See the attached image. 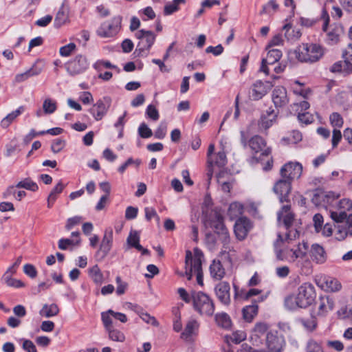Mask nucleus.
<instances>
[{"mask_svg":"<svg viewBox=\"0 0 352 352\" xmlns=\"http://www.w3.org/2000/svg\"><path fill=\"white\" fill-rule=\"evenodd\" d=\"M94 67L98 70V72H102L103 69H118L119 72L120 69L118 68L116 65L111 64L109 60H99L96 62L94 65Z\"/></svg>","mask_w":352,"mask_h":352,"instance_id":"c03bdc74","label":"nucleus"},{"mask_svg":"<svg viewBox=\"0 0 352 352\" xmlns=\"http://www.w3.org/2000/svg\"><path fill=\"white\" fill-rule=\"evenodd\" d=\"M324 284L325 285L326 289L330 292H338L342 288L340 281L332 277L326 278Z\"/></svg>","mask_w":352,"mask_h":352,"instance_id":"f704fd0d","label":"nucleus"},{"mask_svg":"<svg viewBox=\"0 0 352 352\" xmlns=\"http://www.w3.org/2000/svg\"><path fill=\"white\" fill-rule=\"evenodd\" d=\"M315 299L314 286L309 283H305L298 288L296 294L289 295L285 298V306L289 310L306 308L311 305Z\"/></svg>","mask_w":352,"mask_h":352,"instance_id":"f257e3e1","label":"nucleus"},{"mask_svg":"<svg viewBox=\"0 0 352 352\" xmlns=\"http://www.w3.org/2000/svg\"><path fill=\"white\" fill-rule=\"evenodd\" d=\"M57 106L56 101L51 98H46L43 104V109L45 113L52 114L56 110Z\"/></svg>","mask_w":352,"mask_h":352,"instance_id":"37998d69","label":"nucleus"},{"mask_svg":"<svg viewBox=\"0 0 352 352\" xmlns=\"http://www.w3.org/2000/svg\"><path fill=\"white\" fill-rule=\"evenodd\" d=\"M185 0H173L172 3H166L164 6V15H170L179 10V3H184Z\"/></svg>","mask_w":352,"mask_h":352,"instance_id":"ea45409f","label":"nucleus"},{"mask_svg":"<svg viewBox=\"0 0 352 352\" xmlns=\"http://www.w3.org/2000/svg\"><path fill=\"white\" fill-rule=\"evenodd\" d=\"M22 348L26 352H37L36 345L30 340H23Z\"/></svg>","mask_w":352,"mask_h":352,"instance_id":"338daca9","label":"nucleus"},{"mask_svg":"<svg viewBox=\"0 0 352 352\" xmlns=\"http://www.w3.org/2000/svg\"><path fill=\"white\" fill-rule=\"evenodd\" d=\"M272 98L276 108L283 107L289 102L287 90L283 87H276L272 91Z\"/></svg>","mask_w":352,"mask_h":352,"instance_id":"aec40b11","label":"nucleus"},{"mask_svg":"<svg viewBox=\"0 0 352 352\" xmlns=\"http://www.w3.org/2000/svg\"><path fill=\"white\" fill-rule=\"evenodd\" d=\"M230 286L228 282L219 283L214 287V292L218 300L223 305L230 303Z\"/></svg>","mask_w":352,"mask_h":352,"instance_id":"a211bd4d","label":"nucleus"},{"mask_svg":"<svg viewBox=\"0 0 352 352\" xmlns=\"http://www.w3.org/2000/svg\"><path fill=\"white\" fill-rule=\"evenodd\" d=\"M128 244L136 248L137 250L142 249V246L140 244V234L138 231H131L127 238Z\"/></svg>","mask_w":352,"mask_h":352,"instance_id":"e433bc0d","label":"nucleus"},{"mask_svg":"<svg viewBox=\"0 0 352 352\" xmlns=\"http://www.w3.org/2000/svg\"><path fill=\"white\" fill-rule=\"evenodd\" d=\"M212 166L223 167L227 164V157L224 151H219L212 157V162L208 163Z\"/></svg>","mask_w":352,"mask_h":352,"instance_id":"72a5a7b5","label":"nucleus"},{"mask_svg":"<svg viewBox=\"0 0 352 352\" xmlns=\"http://www.w3.org/2000/svg\"><path fill=\"white\" fill-rule=\"evenodd\" d=\"M243 206L241 203L233 202L230 204L228 208V214L232 219L239 217L240 215L243 214Z\"/></svg>","mask_w":352,"mask_h":352,"instance_id":"473e14b6","label":"nucleus"},{"mask_svg":"<svg viewBox=\"0 0 352 352\" xmlns=\"http://www.w3.org/2000/svg\"><path fill=\"white\" fill-rule=\"evenodd\" d=\"M140 40L138 47L140 50H149L155 42L156 36L151 31L140 30L136 34Z\"/></svg>","mask_w":352,"mask_h":352,"instance_id":"dca6fc26","label":"nucleus"},{"mask_svg":"<svg viewBox=\"0 0 352 352\" xmlns=\"http://www.w3.org/2000/svg\"><path fill=\"white\" fill-rule=\"evenodd\" d=\"M272 87L273 85L269 81L265 82L261 80L256 81L252 85V96L253 99L257 100L262 98Z\"/></svg>","mask_w":352,"mask_h":352,"instance_id":"412c9836","label":"nucleus"},{"mask_svg":"<svg viewBox=\"0 0 352 352\" xmlns=\"http://www.w3.org/2000/svg\"><path fill=\"white\" fill-rule=\"evenodd\" d=\"M265 349H256L252 346L244 344L242 345L246 352H282L285 346V340L283 336L276 331H270L265 338Z\"/></svg>","mask_w":352,"mask_h":352,"instance_id":"f03ea898","label":"nucleus"},{"mask_svg":"<svg viewBox=\"0 0 352 352\" xmlns=\"http://www.w3.org/2000/svg\"><path fill=\"white\" fill-rule=\"evenodd\" d=\"M311 252L313 260L316 263H323L326 261L325 252L322 246L314 244Z\"/></svg>","mask_w":352,"mask_h":352,"instance_id":"bb28decb","label":"nucleus"},{"mask_svg":"<svg viewBox=\"0 0 352 352\" xmlns=\"http://www.w3.org/2000/svg\"><path fill=\"white\" fill-rule=\"evenodd\" d=\"M64 185L62 182L60 181L56 186L52 190L49 196L50 199H52V202H54L56 199L57 195L60 194L64 189Z\"/></svg>","mask_w":352,"mask_h":352,"instance_id":"13d9d810","label":"nucleus"},{"mask_svg":"<svg viewBox=\"0 0 352 352\" xmlns=\"http://www.w3.org/2000/svg\"><path fill=\"white\" fill-rule=\"evenodd\" d=\"M111 104V98L109 96H104L93 104L89 112L96 120H101L107 113Z\"/></svg>","mask_w":352,"mask_h":352,"instance_id":"9b49d317","label":"nucleus"},{"mask_svg":"<svg viewBox=\"0 0 352 352\" xmlns=\"http://www.w3.org/2000/svg\"><path fill=\"white\" fill-rule=\"evenodd\" d=\"M86 57L78 55L66 64V69L72 76L80 74L88 68Z\"/></svg>","mask_w":352,"mask_h":352,"instance_id":"ddd939ff","label":"nucleus"},{"mask_svg":"<svg viewBox=\"0 0 352 352\" xmlns=\"http://www.w3.org/2000/svg\"><path fill=\"white\" fill-rule=\"evenodd\" d=\"M199 329V323L195 320H189L185 327L184 332L182 333V336L185 338H188L195 334Z\"/></svg>","mask_w":352,"mask_h":352,"instance_id":"2f4dec72","label":"nucleus"},{"mask_svg":"<svg viewBox=\"0 0 352 352\" xmlns=\"http://www.w3.org/2000/svg\"><path fill=\"white\" fill-rule=\"evenodd\" d=\"M192 301L194 309L203 316H212L215 307L213 300L202 292H192Z\"/></svg>","mask_w":352,"mask_h":352,"instance_id":"20e7f679","label":"nucleus"},{"mask_svg":"<svg viewBox=\"0 0 352 352\" xmlns=\"http://www.w3.org/2000/svg\"><path fill=\"white\" fill-rule=\"evenodd\" d=\"M167 126L166 123H160L155 131V137L157 139H163L166 134Z\"/></svg>","mask_w":352,"mask_h":352,"instance_id":"0e129e2a","label":"nucleus"},{"mask_svg":"<svg viewBox=\"0 0 352 352\" xmlns=\"http://www.w3.org/2000/svg\"><path fill=\"white\" fill-rule=\"evenodd\" d=\"M138 314L140 317L146 323L151 324L154 326H157L158 324L156 319L154 317L150 316L148 313L140 311L138 312Z\"/></svg>","mask_w":352,"mask_h":352,"instance_id":"69168bd1","label":"nucleus"},{"mask_svg":"<svg viewBox=\"0 0 352 352\" xmlns=\"http://www.w3.org/2000/svg\"><path fill=\"white\" fill-rule=\"evenodd\" d=\"M330 217L336 223H344V226H338L336 238L338 241L344 240L348 234L352 235V214L347 215L344 210H330Z\"/></svg>","mask_w":352,"mask_h":352,"instance_id":"39448f33","label":"nucleus"},{"mask_svg":"<svg viewBox=\"0 0 352 352\" xmlns=\"http://www.w3.org/2000/svg\"><path fill=\"white\" fill-rule=\"evenodd\" d=\"M334 302L329 296H321L318 302V314L323 316L333 309Z\"/></svg>","mask_w":352,"mask_h":352,"instance_id":"5701e85b","label":"nucleus"},{"mask_svg":"<svg viewBox=\"0 0 352 352\" xmlns=\"http://www.w3.org/2000/svg\"><path fill=\"white\" fill-rule=\"evenodd\" d=\"M145 217L147 221H151L152 218H155L157 223L160 222V217L156 210L152 207H146L144 208Z\"/></svg>","mask_w":352,"mask_h":352,"instance_id":"bf43d9fd","label":"nucleus"},{"mask_svg":"<svg viewBox=\"0 0 352 352\" xmlns=\"http://www.w3.org/2000/svg\"><path fill=\"white\" fill-rule=\"evenodd\" d=\"M44 67V63L41 60H37L33 65L28 71L30 76H35L39 75Z\"/></svg>","mask_w":352,"mask_h":352,"instance_id":"49530a36","label":"nucleus"},{"mask_svg":"<svg viewBox=\"0 0 352 352\" xmlns=\"http://www.w3.org/2000/svg\"><path fill=\"white\" fill-rule=\"evenodd\" d=\"M89 274L95 283L98 285L102 283L103 274H102L98 265H95L89 270Z\"/></svg>","mask_w":352,"mask_h":352,"instance_id":"c9c22d12","label":"nucleus"},{"mask_svg":"<svg viewBox=\"0 0 352 352\" xmlns=\"http://www.w3.org/2000/svg\"><path fill=\"white\" fill-rule=\"evenodd\" d=\"M16 187L23 188L33 192L36 191L38 188L37 184L30 178H25V179L20 181L16 184Z\"/></svg>","mask_w":352,"mask_h":352,"instance_id":"58836bf2","label":"nucleus"},{"mask_svg":"<svg viewBox=\"0 0 352 352\" xmlns=\"http://www.w3.org/2000/svg\"><path fill=\"white\" fill-rule=\"evenodd\" d=\"M277 114L274 113V110L267 112V115L261 116L259 121L258 126L260 129H268L272 126L273 123L276 121Z\"/></svg>","mask_w":352,"mask_h":352,"instance_id":"b1692460","label":"nucleus"},{"mask_svg":"<svg viewBox=\"0 0 352 352\" xmlns=\"http://www.w3.org/2000/svg\"><path fill=\"white\" fill-rule=\"evenodd\" d=\"M329 120L331 126L335 128H341L344 124L342 117L337 112H333L330 115Z\"/></svg>","mask_w":352,"mask_h":352,"instance_id":"a18cd8bd","label":"nucleus"},{"mask_svg":"<svg viewBox=\"0 0 352 352\" xmlns=\"http://www.w3.org/2000/svg\"><path fill=\"white\" fill-rule=\"evenodd\" d=\"M210 272L212 278L216 280L222 279L226 274L225 269L219 260H214L210 264Z\"/></svg>","mask_w":352,"mask_h":352,"instance_id":"4be33fe9","label":"nucleus"},{"mask_svg":"<svg viewBox=\"0 0 352 352\" xmlns=\"http://www.w3.org/2000/svg\"><path fill=\"white\" fill-rule=\"evenodd\" d=\"M225 175L224 173H220L218 174L217 182L221 186V190L225 192H229L232 187L231 183L228 180L223 179V176Z\"/></svg>","mask_w":352,"mask_h":352,"instance_id":"603ef678","label":"nucleus"},{"mask_svg":"<svg viewBox=\"0 0 352 352\" xmlns=\"http://www.w3.org/2000/svg\"><path fill=\"white\" fill-rule=\"evenodd\" d=\"M146 116L153 120H157L160 115L157 109L153 104H149L146 110Z\"/></svg>","mask_w":352,"mask_h":352,"instance_id":"4d7b16f0","label":"nucleus"},{"mask_svg":"<svg viewBox=\"0 0 352 352\" xmlns=\"http://www.w3.org/2000/svg\"><path fill=\"white\" fill-rule=\"evenodd\" d=\"M113 243V230L107 229L104 232L99 250L96 252V256L104 258L111 250Z\"/></svg>","mask_w":352,"mask_h":352,"instance_id":"f3484780","label":"nucleus"},{"mask_svg":"<svg viewBox=\"0 0 352 352\" xmlns=\"http://www.w3.org/2000/svg\"><path fill=\"white\" fill-rule=\"evenodd\" d=\"M65 146V141L61 139H56L52 144L51 149L54 153H59Z\"/></svg>","mask_w":352,"mask_h":352,"instance_id":"e2e57ef3","label":"nucleus"},{"mask_svg":"<svg viewBox=\"0 0 352 352\" xmlns=\"http://www.w3.org/2000/svg\"><path fill=\"white\" fill-rule=\"evenodd\" d=\"M296 58L300 62L314 63L318 61L323 55V48L314 43H302L295 50Z\"/></svg>","mask_w":352,"mask_h":352,"instance_id":"7ed1b4c3","label":"nucleus"},{"mask_svg":"<svg viewBox=\"0 0 352 352\" xmlns=\"http://www.w3.org/2000/svg\"><path fill=\"white\" fill-rule=\"evenodd\" d=\"M291 182L288 179H279L274 184L273 190L278 196L281 203L289 201V195L291 191Z\"/></svg>","mask_w":352,"mask_h":352,"instance_id":"2eb2a0df","label":"nucleus"},{"mask_svg":"<svg viewBox=\"0 0 352 352\" xmlns=\"http://www.w3.org/2000/svg\"><path fill=\"white\" fill-rule=\"evenodd\" d=\"M285 31V37L287 41H294L298 39L301 36V32L298 29L293 28L292 25L287 23L283 28Z\"/></svg>","mask_w":352,"mask_h":352,"instance_id":"c85d7f7f","label":"nucleus"},{"mask_svg":"<svg viewBox=\"0 0 352 352\" xmlns=\"http://www.w3.org/2000/svg\"><path fill=\"white\" fill-rule=\"evenodd\" d=\"M278 8V4L276 3V1L275 0H270L263 6L262 10L261 11V14H270L272 11L276 12Z\"/></svg>","mask_w":352,"mask_h":352,"instance_id":"3c124183","label":"nucleus"},{"mask_svg":"<svg viewBox=\"0 0 352 352\" xmlns=\"http://www.w3.org/2000/svg\"><path fill=\"white\" fill-rule=\"evenodd\" d=\"M302 172V166L300 163L288 162L282 166L280 170L283 179L289 182L294 179H298Z\"/></svg>","mask_w":352,"mask_h":352,"instance_id":"f8f14e48","label":"nucleus"},{"mask_svg":"<svg viewBox=\"0 0 352 352\" xmlns=\"http://www.w3.org/2000/svg\"><path fill=\"white\" fill-rule=\"evenodd\" d=\"M24 110L25 107L23 106H20L16 110L7 115L1 121V126L3 129L8 128L10 124L24 111Z\"/></svg>","mask_w":352,"mask_h":352,"instance_id":"a878e982","label":"nucleus"},{"mask_svg":"<svg viewBox=\"0 0 352 352\" xmlns=\"http://www.w3.org/2000/svg\"><path fill=\"white\" fill-rule=\"evenodd\" d=\"M252 225L250 219L246 217H240L235 222L234 232L236 237L240 240H243L252 229Z\"/></svg>","mask_w":352,"mask_h":352,"instance_id":"4468645a","label":"nucleus"},{"mask_svg":"<svg viewBox=\"0 0 352 352\" xmlns=\"http://www.w3.org/2000/svg\"><path fill=\"white\" fill-rule=\"evenodd\" d=\"M247 338V334L245 331L242 330H237L232 333V334L230 336H226V338L228 341L229 340L234 343L239 344L242 341L245 340Z\"/></svg>","mask_w":352,"mask_h":352,"instance_id":"4c0bfd02","label":"nucleus"},{"mask_svg":"<svg viewBox=\"0 0 352 352\" xmlns=\"http://www.w3.org/2000/svg\"><path fill=\"white\" fill-rule=\"evenodd\" d=\"M340 30L338 28H334L327 32V38L330 44L333 45L338 43L340 37Z\"/></svg>","mask_w":352,"mask_h":352,"instance_id":"864d4df0","label":"nucleus"},{"mask_svg":"<svg viewBox=\"0 0 352 352\" xmlns=\"http://www.w3.org/2000/svg\"><path fill=\"white\" fill-rule=\"evenodd\" d=\"M270 325L265 322H257L250 331L249 340L252 346H260L263 344V337L269 331Z\"/></svg>","mask_w":352,"mask_h":352,"instance_id":"9d476101","label":"nucleus"},{"mask_svg":"<svg viewBox=\"0 0 352 352\" xmlns=\"http://www.w3.org/2000/svg\"><path fill=\"white\" fill-rule=\"evenodd\" d=\"M242 312L243 319L248 322H251L257 315L258 306L256 304L246 306L243 309Z\"/></svg>","mask_w":352,"mask_h":352,"instance_id":"7c9ffc66","label":"nucleus"},{"mask_svg":"<svg viewBox=\"0 0 352 352\" xmlns=\"http://www.w3.org/2000/svg\"><path fill=\"white\" fill-rule=\"evenodd\" d=\"M314 225L316 232H320L323 226V217L318 213L313 217Z\"/></svg>","mask_w":352,"mask_h":352,"instance_id":"680f3d73","label":"nucleus"},{"mask_svg":"<svg viewBox=\"0 0 352 352\" xmlns=\"http://www.w3.org/2000/svg\"><path fill=\"white\" fill-rule=\"evenodd\" d=\"M68 8L64 4H62L54 19L55 26L60 27L65 24L68 21Z\"/></svg>","mask_w":352,"mask_h":352,"instance_id":"393cba45","label":"nucleus"},{"mask_svg":"<svg viewBox=\"0 0 352 352\" xmlns=\"http://www.w3.org/2000/svg\"><path fill=\"white\" fill-rule=\"evenodd\" d=\"M291 250H294L293 249H285V250H276V258L280 261H294L292 258V253Z\"/></svg>","mask_w":352,"mask_h":352,"instance_id":"de8ad7c7","label":"nucleus"},{"mask_svg":"<svg viewBox=\"0 0 352 352\" xmlns=\"http://www.w3.org/2000/svg\"><path fill=\"white\" fill-rule=\"evenodd\" d=\"M138 133L142 138H150L152 135V131L145 123H142L138 128Z\"/></svg>","mask_w":352,"mask_h":352,"instance_id":"6e6d98bb","label":"nucleus"},{"mask_svg":"<svg viewBox=\"0 0 352 352\" xmlns=\"http://www.w3.org/2000/svg\"><path fill=\"white\" fill-rule=\"evenodd\" d=\"M195 256H192L190 250L186 252V276L188 280H190L192 276V273L202 272L201 260L200 256L197 255L198 250H195Z\"/></svg>","mask_w":352,"mask_h":352,"instance_id":"6e6552de","label":"nucleus"},{"mask_svg":"<svg viewBox=\"0 0 352 352\" xmlns=\"http://www.w3.org/2000/svg\"><path fill=\"white\" fill-rule=\"evenodd\" d=\"M206 223L214 229L224 245L230 243L229 232L224 225L223 217L220 212L217 211L211 212L206 220Z\"/></svg>","mask_w":352,"mask_h":352,"instance_id":"423d86ee","label":"nucleus"},{"mask_svg":"<svg viewBox=\"0 0 352 352\" xmlns=\"http://www.w3.org/2000/svg\"><path fill=\"white\" fill-rule=\"evenodd\" d=\"M306 352H322V349L318 343L311 340L307 342Z\"/></svg>","mask_w":352,"mask_h":352,"instance_id":"052dcab7","label":"nucleus"},{"mask_svg":"<svg viewBox=\"0 0 352 352\" xmlns=\"http://www.w3.org/2000/svg\"><path fill=\"white\" fill-rule=\"evenodd\" d=\"M283 218L285 228L288 230L286 234L287 240H292L298 236L299 232L297 229H291L294 220V214L290 212L289 206H283L281 211L278 213V219Z\"/></svg>","mask_w":352,"mask_h":352,"instance_id":"0eeeda50","label":"nucleus"},{"mask_svg":"<svg viewBox=\"0 0 352 352\" xmlns=\"http://www.w3.org/2000/svg\"><path fill=\"white\" fill-rule=\"evenodd\" d=\"M107 331L109 333V338L113 341L124 342L125 340L124 335L119 330L112 328Z\"/></svg>","mask_w":352,"mask_h":352,"instance_id":"8fccbe9b","label":"nucleus"},{"mask_svg":"<svg viewBox=\"0 0 352 352\" xmlns=\"http://www.w3.org/2000/svg\"><path fill=\"white\" fill-rule=\"evenodd\" d=\"M282 57V52L278 49H272L268 51L267 57L265 58L269 64H274Z\"/></svg>","mask_w":352,"mask_h":352,"instance_id":"a19ab883","label":"nucleus"},{"mask_svg":"<svg viewBox=\"0 0 352 352\" xmlns=\"http://www.w3.org/2000/svg\"><path fill=\"white\" fill-rule=\"evenodd\" d=\"M352 208V203L351 201L349 200V199H341L338 204V210H344L345 212H346V211H349Z\"/></svg>","mask_w":352,"mask_h":352,"instance_id":"774afa93","label":"nucleus"},{"mask_svg":"<svg viewBox=\"0 0 352 352\" xmlns=\"http://www.w3.org/2000/svg\"><path fill=\"white\" fill-rule=\"evenodd\" d=\"M76 49V45L74 43H70L60 48L59 52L62 56H70Z\"/></svg>","mask_w":352,"mask_h":352,"instance_id":"5fc2aeb1","label":"nucleus"},{"mask_svg":"<svg viewBox=\"0 0 352 352\" xmlns=\"http://www.w3.org/2000/svg\"><path fill=\"white\" fill-rule=\"evenodd\" d=\"M307 248L308 245L307 243L302 242V243H298L296 250H291L293 255L292 258L296 260L298 258L304 256L306 254Z\"/></svg>","mask_w":352,"mask_h":352,"instance_id":"79ce46f5","label":"nucleus"},{"mask_svg":"<svg viewBox=\"0 0 352 352\" xmlns=\"http://www.w3.org/2000/svg\"><path fill=\"white\" fill-rule=\"evenodd\" d=\"M59 312V308L56 304L44 305L40 310V315L46 318H51L56 316Z\"/></svg>","mask_w":352,"mask_h":352,"instance_id":"c756f323","label":"nucleus"},{"mask_svg":"<svg viewBox=\"0 0 352 352\" xmlns=\"http://www.w3.org/2000/svg\"><path fill=\"white\" fill-rule=\"evenodd\" d=\"M121 21L122 17L118 16L112 18L110 21L104 22L98 29V34L104 38L115 36L120 29Z\"/></svg>","mask_w":352,"mask_h":352,"instance_id":"1a4fd4ad","label":"nucleus"},{"mask_svg":"<svg viewBox=\"0 0 352 352\" xmlns=\"http://www.w3.org/2000/svg\"><path fill=\"white\" fill-rule=\"evenodd\" d=\"M300 322L304 328L308 331H313L317 326L316 319L314 317H310L307 319H301Z\"/></svg>","mask_w":352,"mask_h":352,"instance_id":"09e8293b","label":"nucleus"},{"mask_svg":"<svg viewBox=\"0 0 352 352\" xmlns=\"http://www.w3.org/2000/svg\"><path fill=\"white\" fill-rule=\"evenodd\" d=\"M249 146L251 150L255 153H261V155L267 156L271 153V148H266V142L259 135H254L252 137L248 142Z\"/></svg>","mask_w":352,"mask_h":352,"instance_id":"6ab92c4d","label":"nucleus"},{"mask_svg":"<svg viewBox=\"0 0 352 352\" xmlns=\"http://www.w3.org/2000/svg\"><path fill=\"white\" fill-rule=\"evenodd\" d=\"M215 321L219 327L226 330L230 329L232 324L230 317L224 312L217 314Z\"/></svg>","mask_w":352,"mask_h":352,"instance_id":"cd10ccee","label":"nucleus"}]
</instances>
